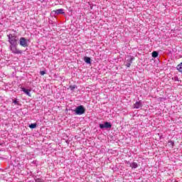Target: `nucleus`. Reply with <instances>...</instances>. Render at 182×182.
Here are the masks:
<instances>
[{"instance_id": "obj_7", "label": "nucleus", "mask_w": 182, "mask_h": 182, "mask_svg": "<svg viewBox=\"0 0 182 182\" xmlns=\"http://www.w3.org/2000/svg\"><path fill=\"white\" fill-rule=\"evenodd\" d=\"M143 105L141 104V101L136 102L134 105V109H140V107H142Z\"/></svg>"}, {"instance_id": "obj_18", "label": "nucleus", "mask_w": 182, "mask_h": 182, "mask_svg": "<svg viewBox=\"0 0 182 182\" xmlns=\"http://www.w3.org/2000/svg\"><path fill=\"white\" fill-rule=\"evenodd\" d=\"M176 80H178V78H176Z\"/></svg>"}, {"instance_id": "obj_10", "label": "nucleus", "mask_w": 182, "mask_h": 182, "mask_svg": "<svg viewBox=\"0 0 182 182\" xmlns=\"http://www.w3.org/2000/svg\"><path fill=\"white\" fill-rule=\"evenodd\" d=\"M130 167H132V168H137L139 165L136 162H132V164H130Z\"/></svg>"}, {"instance_id": "obj_2", "label": "nucleus", "mask_w": 182, "mask_h": 182, "mask_svg": "<svg viewBox=\"0 0 182 182\" xmlns=\"http://www.w3.org/2000/svg\"><path fill=\"white\" fill-rule=\"evenodd\" d=\"M133 60H134V56L128 55L125 57L124 64L127 68H130V66H132V63H133Z\"/></svg>"}, {"instance_id": "obj_17", "label": "nucleus", "mask_w": 182, "mask_h": 182, "mask_svg": "<svg viewBox=\"0 0 182 182\" xmlns=\"http://www.w3.org/2000/svg\"><path fill=\"white\" fill-rule=\"evenodd\" d=\"M46 73V72L45 71H41L40 74L41 75V76H43V75H45Z\"/></svg>"}, {"instance_id": "obj_3", "label": "nucleus", "mask_w": 182, "mask_h": 182, "mask_svg": "<svg viewBox=\"0 0 182 182\" xmlns=\"http://www.w3.org/2000/svg\"><path fill=\"white\" fill-rule=\"evenodd\" d=\"M74 112L75 114H77L78 116H81V114H85V112H86V109H85V107H83V105H80L75 109Z\"/></svg>"}, {"instance_id": "obj_4", "label": "nucleus", "mask_w": 182, "mask_h": 182, "mask_svg": "<svg viewBox=\"0 0 182 182\" xmlns=\"http://www.w3.org/2000/svg\"><path fill=\"white\" fill-rule=\"evenodd\" d=\"M19 45L23 48H28V40L25 37L20 38Z\"/></svg>"}, {"instance_id": "obj_14", "label": "nucleus", "mask_w": 182, "mask_h": 182, "mask_svg": "<svg viewBox=\"0 0 182 182\" xmlns=\"http://www.w3.org/2000/svg\"><path fill=\"white\" fill-rule=\"evenodd\" d=\"M168 144L171 146V147H174V141L169 140Z\"/></svg>"}, {"instance_id": "obj_5", "label": "nucleus", "mask_w": 182, "mask_h": 182, "mask_svg": "<svg viewBox=\"0 0 182 182\" xmlns=\"http://www.w3.org/2000/svg\"><path fill=\"white\" fill-rule=\"evenodd\" d=\"M100 129H112V124L107 122L104 124H100Z\"/></svg>"}, {"instance_id": "obj_12", "label": "nucleus", "mask_w": 182, "mask_h": 182, "mask_svg": "<svg viewBox=\"0 0 182 182\" xmlns=\"http://www.w3.org/2000/svg\"><path fill=\"white\" fill-rule=\"evenodd\" d=\"M36 126H38V124L36 123L34 124H31L29 125L30 129H36Z\"/></svg>"}, {"instance_id": "obj_1", "label": "nucleus", "mask_w": 182, "mask_h": 182, "mask_svg": "<svg viewBox=\"0 0 182 182\" xmlns=\"http://www.w3.org/2000/svg\"><path fill=\"white\" fill-rule=\"evenodd\" d=\"M9 43H10L9 49L11 53L15 55H22V50L18 49V37L16 36L9 33L7 35Z\"/></svg>"}, {"instance_id": "obj_8", "label": "nucleus", "mask_w": 182, "mask_h": 182, "mask_svg": "<svg viewBox=\"0 0 182 182\" xmlns=\"http://www.w3.org/2000/svg\"><path fill=\"white\" fill-rule=\"evenodd\" d=\"M22 92H23L27 96H29L31 97V90H26V88H21Z\"/></svg>"}, {"instance_id": "obj_9", "label": "nucleus", "mask_w": 182, "mask_h": 182, "mask_svg": "<svg viewBox=\"0 0 182 182\" xmlns=\"http://www.w3.org/2000/svg\"><path fill=\"white\" fill-rule=\"evenodd\" d=\"M84 61L85 62V63H87V65H90L92 63V61L90 57H84Z\"/></svg>"}, {"instance_id": "obj_6", "label": "nucleus", "mask_w": 182, "mask_h": 182, "mask_svg": "<svg viewBox=\"0 0 182 182\" xmlns=\"http://www.w3.org/2000/svg\"><path fill=\"white\" fill-rule=\"evenodd\" d=\"M53 12L55 14V15H63V14H65V10L63 9H59L54 10Z\"/></svg>"}, {"instance_id": "obj_16", "label": "nucleus", "mask_w": 182, "mask_h": 182, "mask_svg": "<svg viewBox=\"0 0 182 182\" xmlns=\"http://www.w3.org/2000/svg\"><path fill=\"white\" fill-rule=\"evenodd\" d=\"M75 85H70V90H75Z\"/></svg>"}, {"instance_id": "obj_11", "label": "nucleus", "mask_w": 182, "mask_h": 182, "mask_svg": "<svg viewBox=\"0 0 182 182\" xmlns=\"http://www.w3.org/2000/svg\"><path fill=\"white\" fill-rule=\"evenodd\" d=\"M157 56H159V53L157 51H153L152 52V58H157Z\"/></svg>"}, {"instance_id": "obj_13", "label": "nucleus", "mask_w": 182, "mask_h": 182, "mask_svg": "<svg viewBox=\"0 0 182 182\" xmlns=\"http://www.w3.org/2000/svg\"><path fill=\"white\" fill-rule=\"evenodd\" d=\"M13 103H14V105H16L17 106H18V105H19V101H18L17 99H14V101H13Z\"/></svg>"}, {"instance_id": "obj_15", "label": "nucleus", "mask_w": 182, "mask_h": 182, "mask_svg": "<svg viewBox=\"0 0 182 182\" xmlns=\"http://www.w3.org/2000/svg\"><path fill=\"white\" fill-rule=\"evenodd\" d=\"M124 163L125 164H127V166H129V167H130V164H132V163H130V161H125Z\"/></svg>"}]
</instances>
